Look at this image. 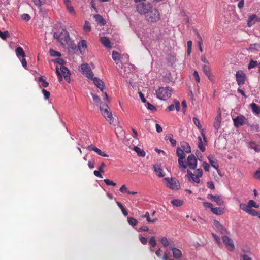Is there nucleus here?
Masks as SVG:
<instances>
[{
    "label": "nucleus",
    "mask_w": 260,
    "mask_h": 260,
    "mask_svg": "<svg viewBox=\"0 0 260 260\" xmlns=\"http://www.w3.org/2000/svg\"><path fill=\"white\" fill-rule=\"evenodd\" d=\"M144 17L147 21L154 23L160 19V14L158 9L153 6Z\"/></svg>",
    "instance_id": "nucleus-1"
},
{
    "label": "nucleus",
    "mask_w": 260,
    "mask_h": 260,
    "mask_svg": "<svg viewBox=\"0 0 260 260\" xmlns=\"http://www.w3.org/2000/svg\"><path fill=\"white\" fill-rule=\"evenodd\" d=\"M172 89L170 87H161L156 91L158 99L161 100H166L172 95Z\"/></svg>",
    "instance_id": "nucleus-2"
},
{
    "label": "nucleus",
    "mask_w": 260,
    "mask_h": 260,
    "mask_svg": "<svg viewBox=\"0 0 260 260\" xmlns=\"http://www.w3.org/2000/svg\"><path fill=\"white\" fill-rule=\"evenodd\" d=\"M100 109L102 114L106 120L110 124L113 123L114 119L112 116V112L108 105L105 103H102Z\"/></svg>",
    "instance_id": "nucleus-3"
},
{
    "label": "nucleus",
    "mask_w": 260,
    "mask_h": 260,
    "mask_svg": "<svg viewBox=\"0 0 260 260\" xmlns=\"http://www.w3.org/2000/svg\"><path fill=\"white\" fill-rule=\"evenodd\" d=\"M153 6L149 2H140L136 6V8L139 14L145 16Z\"/></svg>",
    "instance_id": "nucleus-4"
},
{
    "label": "nucleus",
    "mask_w": 260,
    "mask_h": 260,
    "mask_svg": "<svg viewBox=\"0 0 260 260\" xmlns=\"http://www.w3.org/2000/svg\"><path fill=\"white\" fill-rule=\"evenodd\" d=\"M53 37L63 45L68 44L70 39L69 32L64 29H62L59 34L57 32H54Z\"/></svg>",
    "instance_id": "nucleus-5"
},
{
    "label": "nucleus",
    "mask_w": 260,
    "mask_h": 260,
    "mask_svg": "<svg viewBox=\"0 0 260 260\" xmlns=\"http://www.w3.org/2000/svg\"><path fill=\"white\" fill-rule=\"evenodd\" d=\"M166 181V186L172 189H178L179 188V183L175 178H169L166 177L164 179Z\"/></svg>",
    "instance_id": "nucleus-6"
},
{
    "label": "nucleus",
    "mask_w": 260,
    "mask_h": 260,
    "mask_svg": "<svg viewBox=\"0 0 260 260\" xmlns=\"http://www.w3.org/2000/svg\"><path fill=\"white\" fill-rule=\"evenodd\" d=\"M81 71L83 74H84L88 79L93 78L94 75L93 73L88 64H82L81 66Z\"/></svg>",
    "instance_id": "nucleus-7"
},
{
    "label": "nucleus",
    "mask_w": 260,
    "mask_h": 260,
    "mask_svg": "<svg viewBox=\"0 0 260 260\" xmlns=\"http://www.w3.org/2000/svg\"><path fill=\"white\" fill-rule=\"evenodd\" d=\"M222 240L224 243L225 247L230 251H233L235 249V245L232 239L230 238L228 236H223Z\"/></svg>",
    "instance_id": "nucleus-8"
},
{
    "label": "nucleus",
    "mask_w": 260,
    "mask_h": 260,
    "mask_svg": "<svg viewBox=\"0 0 260 260\" xmlns=\"http://www.w3.org/2000/svg\"><path fill=\"white\" fill-rule=\"evenodd\" d=\"M235 76L238 85L239 86L243 85L246 78L245 73L242 70H239L236 72Z\"/></svg>",
    "instance_id": "nucleus-9"
},
{
    "label": "nucleus",
    "mask_w": 260,
    "mask_h": 260,
    "mask_svg": "<svg viewBox=\"0 0 260 260\" xmlns=\"http://www.w3.org/2000/svg\"><path fill=\"white\" fill-rule=\"evenodd\" d=\"M207 198L212 201L216 202L217 205L222 206L224 204V201L223 197L221 195L208 194Z\"/></svg>",
    "instance_id": "nucleus-10"
},
{
    "label": "nucleus",
    "mask_w": 260,
    "mask_h": 260,
    "mask_svg": "<svg viewBox=\"0 0 260 260\" xmlns=\"http://www.w3.org/2000/svg\"><path fill=\"white\" fill-rule=\"evenodd\" d=\"M197 166V159L193 154H191L187 157V166L191 169H194Z\"/></svg>",
    "instance_id": "nucleus-11"
},
{
    "label": "nucleus",
    "mask_w": 260,
    "mask_h": 260,
    "mask_svg": "<svg viewBox=\"0 0 260 260\" xmlns=\"http://www.w3.org/2000/svg\"><path fill=\"white\" fill-rule=\"evenodd\" d=\"M246 118L243 115H240L233 119L234 124L235 127H239L245 123Z\"/></svg>",
    "instance_id": "nucleus-12"
},
{
    "label": "nucleus",
    "mask_w": 260,
    "mask_h": 260,
    "mask_svg": "<svg viewBox=\"0 0 260 260\" xmlns=\"http://www.w3.org/2000/svg\"><path fill=\"white\" fill-rule=\"evenodd\" d=\"M78 48L80 53L82 55L84 54L87 48L86 41L85 40L80 41L78 44Z\"/></svg>",
    "instance_id": "nucleus-13"
},
{
    "label": "nucleus",
    "mask_w": 260,
    "mask_h": 260,
    "mask_svg": "<svg viewBox=\"0 0 260 260\" xmlns=\"http://www.w3.org/2000/svg\"><path fill=\"white\" fill-rule=\"evenodd\" d=\"M93 80L94 84L95 85L100 89V90L103 91L105 88V85L104 82L98 77H93L92 79H91Z\"/></svg>",
    "instance_id": "nucleus-14"
},
{
    "label": "nucleus",
    "mask_w": 260,
    "mask_h": 260,
    "mask_svg": "<svg viewBox=\"0 0 260 260\" xmlns=\"http://www.w3.org/2000/svg\"><path fill=\"white\" fill-rule=\"evenodd\" d=\"M60 71L67 81L69 82L70 80V73L69 69L65 66L60 67Z\"/></svg>",
    "instance_id": "nucleus-15"
},
{
    "label": "nucleus",
    "mask_w": 260,
    "mask_h": 260,
    "mask_svg": "<svg viewBox=\"0 0 260 260\" xmlns=\"http://www.w3.org/2000/svg\"><path fill=\"white\" fill-rule=\"evenodd\" d=\"M186 176L188 178L189 181H192L197 183L200 182V179L195 174H193L190 171H187V174Z\"/></svg>",
    "instance_id": "nucleus-16"
},
{
    "label": "nucleus",
    "mask_w": 260,
    "mask_h": 260,
    "mask_svg": "<svg viewBox=\"0 0 260 260\" xmlns=\"http://www.w3.org/2000/svg\"><path fill=\"white\" fill-rule=\"evenodd\" d=\"M221 121V114L219 113L215 118L213 126L216 131H218L220 127Z\"/></svg>",
    "instance_id": "nucleus-17"
},
{
    "label": "nucleus",
    "mask_w": 260,
    "mask_h": 260,
    "mask_svg": "<svg viewBox=\"0 0 260 260\" xmlns=\"http://www.w3.org/2000/svg\"><path fill=\"white\" fill-rule=\"evenodd\" d=\"M101 43L106 48H111L112 47L111 42L109 39L106 37H102L100 39Z\"/></svg>",
    "instance_id": "nucleus-18"
},
{
    "label": "nucleus",
    "mask_w": 260,
    "mask_h": 260,
    "mask_svg": "<svg viewBox=\"0 0 260 260\" xmlns=\"http://www.w3.org/2000/svg\"><path fill=\"white\" fill-rule=\"evenodd\" d=\"M257 21H258V19H257L256 15H255V14L251 15L248 19V21H247L248 26H249V27L251 26L252 25L254 24L255 23V22Z\"/></svg>",
    "instance_id": "nucleus-19"
},
{
    "label": "nucleus",
    "mask_w": 260,
    "mask_h": 260,
    "mask_svg": "<svg viewBox=\"0 0 260 260\" xmlns=\"http://www.w3.org/2000/svg\"><path fill=\"white\" fill-rule=\"evenodd\" d=\"M208 159L212 167L215 169H217L219 167V165L217 160L214 159L213 156L211 155L208 156Z\"/></svg>",
    "instance_id": "nucleus-20"
},
{
    "label": "nucleus",
    "mask_w": 260,
    "mask_h": 260,
    "mask_svg": "<svg viewBox=\"0 0 260 260\" xmlns=\"http://www.w3.org/2000/svg\"><path fill=\"white\" fill-rule=\"evenodd\" d=\"M16 54L18 58L20 59L21 58H24L25 57V53L23 48L20 47H17L15 49Z\"/></svg>",
    "instance_id": "nucleus-21"
},
{
    "label": "nucleus",
    "mask_w": 260,
    "mask_h": 260,
    "mask_svg": "<svg viewBox=\"0 0 260 260\" xmlns=\"http://www.w3.org/2000/svg\"><path fill=\"white\" fill-rule=\"evenodd\" d=\"M203 71L205 74L208 76L209 80H211L213 76L211 72L210 67L208 65H204L203 67Z\"/></svg>",
    "instance_id": "nucleus-22"
},
{
    "label": "nucleus",
    "mask_w": 260,
    "mask_h": 260,
    "mask_svg": "<svg viewBox=\"0 0 260 260\" xmlns=\"http://www.w3.org/2000/svg\"><path fill=\"white\" fill-rule=\"evenodd\" d=\"M154 171L155 172L157 175L160 177L165 176V174L163 173V170L158 165H155L153 166Z\"/></svg>",
    "instance_id": "nucleus-23"
},
{
    "label": "nucleus",
    "mask_w": 260,
    "mask_h": 260,
    "mask_svg": "<svg viewBox=\"0 0 260 260\" xmlns=\"http://www.w3.org/2000/svg\"><path fill=\"white\" fill-rule=\"evenodd\" d=\"M252 111L253 113L258 115L260 114V106L254 103H252L250 105Z\"/></svg>",
    "instance_id": "nucleus-24"
},
{
    "label": "nucleus",
    "mask_w": 260,
    "mask_h": 260,
    "mask_svg": "<svg viewBox=\"0 0 260 260\" xmlns=\"http://www.w3.org/2000/svg\"><path fill=\"white\" fill-rule=\"evenodd\" d=\"M180 109V103L179 101H176L175 105L172 104L170 106H168L167 109L169 111H173L176 109L177 111L179 110Z\"/></svg>",
    "instance_id": "nucleus-25"
},
{
    "label": "nucleus",
    "mask_w": 260,
    "mask_h": 260,
    "mask_svg": "<svg viewBox=\"0 0 260 260\" xmlns=\"http://www.w3.org/2000/svg\"><path fill=\"white\" fill-rule=\"evenodd\" d=\"M211 211L216 215H220L224 213V210L221 208L213 207L211 208Z\"/></svg>",
    "instance_id": "nucleus-26"
},
{
    "label": "nucleus",
    "mask_w": 260,
    "mask_h": 260,
    "mask_svg": "<svg viewBox=\"0 0 260 260\" xmlns=\"http://www.w3.org/2000/svg\"><path fill=\"white\" fill-rule=\"evenodd\" d=\"M94 17L95 19V21L100 25L103 26L105 24V21L101 15L96 14L94 15Z\"/></svg>",
    "instance_id": "nucleus-27"
},
{
    "label": "nucleus",
    "mask_w": 260,
    "mask_h": 260,
    "mask_svg": "<svg viewBox=\"0 0 260 260\" xmlns=\"http://www.w3.org/2000/svg\"><path fill=\"white\" fill-rule=\"evenodd\" d=\"M172 251L173 252V257L175 259H178L182 256V252L180 249L176 248Z\"/></svg>",
    "instance_id": "nucleus-28"
},
{
    "label": "nucleus",
    "mask_w": 260,
    "mask_h": 260,
    "mask_svg": "<svg viewBox=\"0 0 260 260\" xmlns=\"http://www.w3.org/2000/svg\"><path fill=\"white\" fill-rule=\"evenodd\" d=\"M182 149L186 153H190L191 152V148L188 144V143L186 142H182L181 144Z\"/></svg>",
    "instance_id": "nucleus-29"
},
{
    "label": "nucleus",
    "mask_w": 260,
    "mask_h": 260,
    "mask_svg": "<svg viewBox=\"0 0 260 260\" xmlns=\"http://www.w3.org/2000/svg\"><path fill=\"white\" fill-rule=\"evenodd\" d=\"M249 147L254 149L256 152H260V147L258 146L255 142L251 141L249 143Z\"/></svg>",
    "instance_id": "nucleus-30"
},
{
    "label": "nucleus",
    "mask_w": 260,
    "mask_h": 260,
    "mask_svg": "<svg viewBox=\"0 0 260 260\" xmlns=\"http://www.w3.org/2000/svg\"><path fill=\"white\" fill-rule=\"evenodd\" d=\"M91 26L90 23L88 21H85V23L83 26V30L84 32L88 33L91 31Z\"/></svg>",
    "instance_id": "nucleus-31"
},
{
    "label": "nucleus",
    "mask_w": 260,
    "mask_h": 260,
    "mask_svg": "<svg viewBox=\"0 0 260 260\" xmlns=\"http://www.w3.org/2000/svg\"><path fill=\"white\" fill-rule=\"evenodd\" d=\"M134 150L137 152L138 155L139 156L144 157L145 155V151L137 146H135L134 147Z\"/></svg>",
    "instance_id": "nucleus-32"
},
{
    "label": "nucleus",
    "mask_w": 260,
    "mask_h": 260,
    "mask_svg": "<svg viewBox=\"0 0 260 260\" xmlns=\"http://www.w3.org/2000/svg\"><path fill=\"white\" fill-rule=\"evenodd\" d=\"M144 217L146 218L147 221L150 223H154L158 220L157 218H154L153 219H151L150 217V215L148 212H146L145 213Z\"/></svg>",
    "instance_id": "nucleus-33"
},
{
    "label": "nucleus",
    "mask_w": 260,
    "mask_h": 260,
    "mask_svg": "<svg viewBox=\"0 0 260 260\" xmlns=\"http://www.w3.org/2000/svg\"><path fill=\"white\" fill-rule=\"evenodd\" d=\"M171 204L176 207H180L183 205V201L178 199H174L171 201Z\"/></svg>",
    "instance_id": "nucleus-34"
},
{
    "label": "nucleus",
    "mask_w": 260,
    "mask_h": 260,
    "mask_svg": "<svg viewBox=\"0 0 260 260\" xmlns=\"http://www.w3.org/2000/svg\"><path fill=\"white\" fill-rule=\"evenodd\" d=\"M120 54L116 51H113L112 52V58L113 59L117 62L119 61L120 59Z\"/></svg>",
    "instance_id": "nucleus-35"
},
{
    "label": "nucleus",
    "mask_w": 260,
    "mask_h": 260,
    "mask_svg": "<svg viewBox=\"0 0 260 260\" xmlns=\"http://www.w3.org/2000/svg\"><path fill=\"white\" fill-rule=\"evenodd\" d=\"M127 221L128 224L132 226H135L138 224V221L133 217H128Z\"/></svg>",
    "instance_id": "nucleus-36"
},
{
    "label": "nucleus",
    "mask_w": 260,
    "mask_h": 260,
    "mask_svg": "<svg viewBox=\"0 0 260 260\" xmlns=\"http://www.w3.org/2000/svg\"><path fill=\"white\" fill-rule=\"evenodd\" d=\"M195 31L196 32V35L200 40L198 42V46H199V50L201 52H202L203 51V49L202 47V38L201 35L198 32V31L197 30H196Z\"/></svg>",
    "instance_id": "nucleus-37"
},
{
    "label": "nucleus",
    "mask_w": 260,
    "mask_h": 260,
    "mask_svg": "<svg viewBox=\"0 0 260 260\" xmlns=\"http://www.w3.org/2000/svg\"><path fill=\"white\" fill-rule=\"evenodd\" d=\"M239 207H240V209H241L243 211H245L247 213H248V212L250 209L248 204L247 205H246L245 204H243V203L240 204L239 205Z\"/></svg>",
    "instance_id": "nucleus-38"
},
{
    "label": "nucleus",
    "mask_w": 260,
    "mask_h": 260,
    "mask_svg": "<svg viewBox=\"0 0 260 260\" xmlns=\"http://www.w3.org/2000/svg\"><path fill=\"white\" fill-rule=\"evenodd\" d=\"M38 81L42 83V86L44 88H46L49 86V83L43 79L42 76L38 78Z\"/></svg>",
    "instance_id": "nucleus-39"
},
{
    "label": "nucleus",
    "mask_w": 260,
    "mask_h": 260,
    "mask_svg": "<svg viewBox=\"0 0 260 260\" xmlns=\"http://www.w3.org/2000/svg\"><path fill=\"white\" fill-rule=\"evenodd\" d=\"M176 154L179 158L180 157L185 158L184 151L182 149L178 148L177 149Z\"/></svg>",
    "instance_id": "nucleus-40"
},
{
    "label": "nucleus",
    "mask_w": 260,
    "mask_h": 260,
    "mask_svg": "<svg viewBox=\"0 0 260 260\" xmlns=\"http://www.w3.org/2000/svg\"><path fill=\"white\" fill-rule=\"evenodd\" d=\"M10 37V34L8 31H5L4 32H2L0 30V38L3 40H6V39Z\"/></svg>",
    "instance_id": "nucleus-41"
},
{
    "label": "nucleus",
    "mask_w": 260,
    "mask_h": 260,
    "mask_svg": "<svg viewBox=\"0 0 260 260\" xmlns=\"http://www.w3.org/2000/svg\"><path fill=\"white\" fill-rule=\"evenodd\" d=\"M49 53L50 56L52 57H60L61 56V53L58 51H55L52 49H50L49 50Z\"/></svg>",
    "instance_id": "nucleus-42"
},
{
    "label": "nucleus",
    "mask_w": 260,
    "mask_h": 260,
    "mask_svg": "<svg viewBox=\"0 0 260 260\" xmlns=\"http://www.w3.org/2000/svg\"><path fill=\"white\" fill-rule=\"evenodd\" d=\"M211 234L213 237L214 238L215 240L216 241L218 245L220 247L222 246V243L220 241V237L213 233H212Z\"/></svg>",
    "instance_id": "nucleus-43"
},
{
    "label": "nucleus",
    "mask_w": 260,
    "mask_h": 260,
    "mask_svg": "<svg viewBox=\"0 0 260 260\" xmlns=\"http://www.w3.org/2000/svg\"><path fill=\"white\" fill-rule=\"evenodd\" d=\"M248 205L250 207V208H251V207H254V208H258L259 207V205L257 204L256 203V202L252 200H250L248 202Z\"/></svg>",
    "instance_id": "nucleus-44"
},
{
    "label": "nucleus",
    "mask_w": 260,
    "mask_h": 260,
    "mask_svg": "<svg viewBox=\"0 0 260 260\" xmlns=\"http://www.w3.org/2000/svg\"><path fill=\"white\" fill-rule=\"evenodd\" d=\"M161 242L165 247H168L169 245V241L166 237L161 238Z\"/></svg>",
    "instance_id": "nucleus-45"
},
{
    "label": "nucleus",
    "mask_w": 260,
    "mask_h": 260,
    "mask_svg": "<svg viewBox=\"0 0 260 260\" xmlns=\"http://www.w3.org/2000/svg\"><path fill=\"white\" fill-rule=\"evenodd\" d=\"M199 140V143L198 145V147L200 149L202 152H204L205 151V147L203 146L202 139L200 137H198Z\"/></svg>",
    "instance_id": "nucleus-46"
},
{
    "label": "nucleus",
    "mask_w": 260,
    "mask_h": 260,
    "mask_svg": "<svg viewBox=\"0 0 260 260\" xmlns=\"http://www.w3.org/2000/svg\"><path fill=\"white\" fill-rule=\"evenodd\" d=\"M216 229L222 234H226L228 233L227 230L222 225H221Z\"/></svg>",
    "instance_id": "nucleus-47"
},
{
    "label": "nucleus",
    "mask_w": 260,
    "mask_h": 260,
    "mask_svg": "<svg viewBox=\"0 0 260 260\" xmlns=\"http://www.w3.org/2000/svg\"><path fill=\"white\" fill-rule=\"evenodd\" d=\"M257 65V61H254L253 60H251L248 64V69H251L252 68L255 67Z\"/></svg>",
    "instance_id": "nucleus-48"
},
{
    "label": "nucleus",
    "mask_w": 260,
    "mask_h": 260,
    "mask_svg": "<svg viewBox=\"0 0 260 260\" xmlns=\"http://www.w3.org/2000/svg\"><path fill=\"white\" fill-rule=\"evenodd\" d=\"M185 158L180 157L178 159V163L180 167H182L183 169H186L187 168V165H185L184 163V159Z\"/></svg>",
    "instance_id": "nucleus-49"
},
{
    "label": "nucleus",
    "mask_w": 260,
    "mask_h": 260,
    "mask_svg": "<svg viewBox=\"0 0 260 260\" xmlns=\"http://www.w3.org/2000/svg\"><path fill=\"white\" fill-rule=\"evenodd\" d=\"M193 122L194 124L196 125V126L199 129H201V125L200 122L199 120L197 117L193 118Z\"/></svg>",
    "instance_id": "nucleus-50"
},
{
    "label": "nucleus",
    "mask_w": 260,
    "mask_h": 260,
    "mask_svg": "<svg viewBox=\"0 0 260 260\" xmlns=\"http://www.w3.org/2000/svg\"><path fill=\"white\" fill-rule=\"evenodd\" d=\"M149 244L153 247H154L156 246V240H155V237L154 236L151 237V238L150 239V240H149Z\"/></svg>",
    "instance_id": "nucleus-51"
},
{
    "label": "nucleus",
    "mask_w": 260,
    "mask_h": 260,
    "mask_svg": "<svg viewBox=\"0 0 260 260\" xmlns=\"http://www.w3.org/2000/svg\"><path fill=\"white\" fill-rule=\"evenodd\" d=\"M259 213V212H258L255 210L250 208L248 213L251 215L252 216H257L258 215Z\"/></svg>",
    "instance_id": "nucleus-52"
},
{
    "label": "nucleus",
    "mask_w": 260,
    "mask_h": 260,
    "mask_svg": "<svg viewBox=\"0 0 260 260\" xmlns=\"http://www.w3.org/2000/svg\"><path fill=\"white\" fill-rule=\"evenodd\" d=\"M104 181L107 185H112L114 186L116 185V183H114L113 181L110 180V179H105L104 180Z\"/></svg>",
    "instance_id": "nucleus-53"
},
{
    "label": "nucleus",
    "mask_w": 260,
    "mask_h": 260,
    "mask_svg": "<svg viewBox=\"0 0 260 260\" xmlns=\"http://www.w3.org/2000/svg\"><path fill=\"white\" fill-rule=\"evenodd\" d=\"M86 149L87 150H93L94 151V152H95L96 153H97V152L99 151V149L97 147H96L95 146L93 145H90L88 146H87L86 147Z\"/></svg>",
    "instance_id": "nucleus-54"
},
{
    "label": "nucleus",
    "mask_w": 260,
    "mask_h": 260,
    "mask_svg": "<svg viewBox=\"0 0 260 260\" xmlns=\"http://www.w3.org/2000/svg\"><path fill=\"white\" fill-rule=\"evenodd\" d=\"M42 93L44 94V99L47 100L48 99L50 95V93L45 89H42Z\"/></svg>",
    "instance_id": "nucleus-55"
},
{
    "label": "nucleus",
    "mask_w": 260,
    "mask_h": 260,
    "mask_svg": "<svg viewBox=\"0 0 260 260\" xmlns=\"http://www.w3.org/2000/svg\"><path fill=\"white\" fill-rule=\"evenodd\" d=\"M66 7L71 14H75V12L73 7L71 4L66 5Z\"/></svg>",
    "instance_id": "nucleus-56"
},
{
    "label": "nucleus",
    "mask_w": 260,
    "mask_h": 260,
    "mask_svg": "<svg viewBox=\"0 0 260 260\" xmlns=\"http://www.w3.org/2000/svg\"><path fill=\"white\" fill-rule=\"evenodd\" d=\"M196 176H198L199 178L203 175V171L201 169H198L195 172Z\"/></svg>",
    "instance_id": "nucleus-57"
},
{
    "label": "nucleus",
    "mask_w": 260,
    "mask_h": 260,
    "mask_svg": "<svg viewBox=\"0 0 260 260\" xmlns=\"http://www.w3.org/2000/svg\"><path fill=\"white\" fill-rule=\"evenodd\" d=\"M119 190L122 193H128V192L129 191L125 185H122V186L120 187Z\"/></svg>",
    "instance_id": "nucleus-58"
},
{
    "label": "nucleus",
    "mask_w": 260,
    "mask_h": 260,
    "mask_svg": "<svg viewBox=\"0 0 260 260\" xmlns=\"http://www.w3.org/2000/svg\"><path fill=\"white\" fill-rule=\"evenodd\" d=\"M240 257L241 260H252V258L246 254H241Z\"/></svg>",
    "instance_id": "nucleus-59"
},
{
    "label": "nucleus",
    "mask_w": 260,
    "mask_h": 260,
    "mask_svg": "<svg viewBox=\"0 0 260 260\" xmlns=\"http://www.w3.org/2000/svg\"><path fill=\"white\" fill-rule=\"evenodd\" d=\"M21 18L26 21H28L30 19V16L28 14H23L21 16Z\"/></svg>",
    "instance_id": "nucleus-60"
},
{
    "label": "nucleus",
    "mask_w": 260,
    "mask_h": 260,
    "mask_svg": "<svg viewBox=\"0 0 260 260\" xmlns=\"http://www.w3.org/2000/svg\"><path fill=\"white\" fill-rule=\"evenodd\" d=\"M147 108L148 109L150 110L151 111H155L156 110V107L152 105L150 103H147Z\"/></svg>",
    "instance_id": "nucleus-61"
},
{
    "label": "nucleus",
    "mask_w": 260,
    "mask_h": 260,
    "mask_svg": "<svg viewBox=\"0 0 260 260\" xmlns=\"http://www.w3.org/2000/svg\"><path fill=\"white\" fill-rule=\"evenodd\" d=\"M259 47V45L256 43L251 44L250 46V49L251 50H258V48Z\"/></svg>",
    "instance_id": "nucleus-62"
},
{
    "label": "nucleus",
    "mask_w": 260,
    "mask_h": 260,
    "mask_svg": "<svg viewBox=\"0 0 260 260\" xmlns=\"http://www.w3.org/2000/svg\"><path fill=\"white\" fill-rule=\"evenodd\" d=\"M193 76L195 78L196 81L199 83L200 81V78L199 77V75L198 74V72L197 71H194L193 72Z\"/></svg>",
    "instance_id": "nucleus-63"
},
{
    "label": "nucleus",
    "mask_w": 260,
    "mask_h": 260,
    "mask_svg": "<svg viewBox=\"0 0 260 260\" xmlns=\"http://www.w3.org/2000/svg\"><path fill=\"white\" fill-rule=\"evenodd\" d=\"M207 186L209 188L211 189H214L215 188L214 184L212 181H208L207 182Z\"/></svg>",
    "instance_id": "nucleus-64"
}]
</instances>
